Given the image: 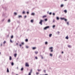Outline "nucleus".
<instances>
[{
	"label": "nucleus",
	"mask_w": 75,
	"mask_h": 75,
	"mask_svg": "<svg viewBox=\"0 0 75 75\" xmlns=\"http://www.w3.org/2000/svg\"><path fill=\"white\" fill-rule=\"evenodd\" d=\"M8 22H10V20L8 19Z\"/></svg>",
	"instance_id": "obj_41"
},
{
	"label": "nucleus",
	"mask_w": 75,
	"mask_h": 75,
	"mask_svg": "<svg viewBox=\"0 0 75 75\" xmlns=\"http://www.w3.org/2000/svg\"><path fill=\"white\" fill-rule=\"evenodd\" d=\"M18 43H16V45H18Z\"/></svg>",
	"instance_id": "obj_43"
},
{
	"label": "nucleus",
	"mask_w": 75,
	"mask_h": 75,
	"mask_svg": "<svg viewBox=\"0 0 75 75\" xmlns=\"http://www.w3.org/2000/svg\"><path fill=\"white\" fill-rule=\"evenodd\" d=\"M49 50H50V52H53V47H51L49 48Z\"/></svg>",
	"instance_id": "obj_1"
},
{
	"label": "nucleus",
	"mask_w": 75,
	"mask_h": 75,
	"mask_svg": "<svg viewBox=\"0 0 75 75\" xmlns=\"http://www.w3.org/2000/svg\"><path fill=\"white\" fill-rule=\"evenodd\" d=\"M27 14H29V12L28 11L27 12Z\"/></svg>",
	"instance_id": "obj_42"
},
{
	"label": "nucleus",
	"mask_w": 75,
	"mask_h": 75,
	"mask_svg": "<svg viewBox=\"0 0 75 75\" xmlns=\"http://www.w3.org/2000/svg\"><path fill=\"white\" fill-rule=\"evenodd\" d=\"M35 14L34 13H32L31 14L32 16H34V15Z\"/></svg>",
	"instance_id": "obj_15"
},
{
	"label": "nucleus",
	"mask_w": 75,
	"mask_h": 75,
	"mask_svg": "<svg viewBox=\"0 0 75 75\" xmlns=\"http://www.w3.org/2000/svg\"><path fill=\"white\" fill-rule=\"evenodd\" d=\"M64 20L65 21H67V19H65V18H64Z\"/></svg>",
	"instance_id": "obj_25"
},
{
	"label": "nucleus",
	"mask_w": 75,
	"mask_h": 75,
	"mask_svg": "<svg viewBox=\"0 0 75 75\" xmlns=\"http://www.w3.org/2000/svg\"><path fill=\"white\" fill-rule=\"evenodd\" d=\"M64 6V5L63 4H62L61 5V7H63Z\"/></svg>",
	"instance_id": "obj_17"
},
{
	"label": "nucleus",
	"mask_w": 75,
	"mask_h": 75,
	"mask_svg": "<svg viewBox=\"0 0 75 75\" xmlns=\"http://www.w3.org/2000/svg\"><path fill=\"white\" fill-rule=\"evenodd\" d=\"M14 14H15V15H17V13H16V12H15Z\"/></svg>",
	"instance_id": "obj_29"
},
{
	"label": "nucleus",
	"mask_w": 75,
	"mask_h": 75,
	"mask_svg": "<svg viewBox=\"0 0 75 75\" xmlns=\"http://www.w3.org/2000/svg\"><path fill=\"white\" fill-rule=\"evenodd\" d=\"M43 21V20H41L40 22L39 23V24H41V25H42V23Z\"/></svg>",
	"instance_id": "obj_4"
},
{
	"label": "nucleus",
	"mask_w": 75,
	"mask_h": 75,
	"mask_svg": "<svg viewBox=\"0 0 75 75\" xmlns=\"http://www.w3.org/2000/svg\"><path fill=\"white\" fill-rule=\"evenodd\" d=\"M12 59V58H11V56L9 57V60L11 61Z\"/></svg>",
	"instance_id": "obj_5"
},
{
	"label": "nucleus",
	"mask_w": 75,
	"mask_h": 75,
	"mask_svg": "<svg viewBox=\"0 0 75 75\" xmlns=\"http://www.w3.org/2000/svg\"><path fill=\"white\" fill-rule=\"evenodd\" d=\"M38 71H41V69H38Z\"/></svg>",
	"instance_id": "obj_30"
},
{
	"label": "nucleus",
	"mask_w": 75,
	"mask_h": 75,
	"mask_svg": "<svg viewBox=\"0 0 75 75\" xmlns=\"http://www.w3.org/2000/svg\"><path fill=\"white\" fill-rule=\"evenodd\" d=\"M58 33H59V32H58Z\"/></svg>",
	"instance_id": "obj_57"
},
{
	"label": "nucleus",
	"mask_w": 75,
	"mask_h": 75,
	"mask_svg": "<svg viewBox=\"0 0 75 75\" xmlns=\"http://www.w3.org/2000/svg\"><path fill=\"white\" fill-rule=\"evenodd\" d=\"M50 56H51V57H52V54H50Z\"/></svg>",
	"instance_id": "obj_34"
},
{
	"label": "nucleus",
	"mask_w": 75,
	"mask_h": 75,
	"mask_svg": "<svg viewBox=\"0 0 75 75\" xmlns=\"http://www.w3.org/2000/svg\"><path fill=\"white\" fill-rule=\"evenodd\" d=\"M57 19L58 20H59V17H57Z\"/></svg>",
	"instance_id": "obj_20"
},
{
	"label": "nucleus",
	"mask_w": 75,
	"mask_h": 75,
	"mask_svg": "<svg viewBox=\"0 0 75 75\" xmlns=\"http://www.w3.org/2000/svg\"><path fill=\"white\" fill-rule=\"evenodd\" d=\"M28 39H26L25 40V41L26 42H28Z\"/></svg>",
	"instance_id": "obj_19"
},
{
	"label": "nucleus",
	"mask_w": 75,
	"mask_h": 75,
	"mask_svg": "<svg viewBox=\"0 0 75 75\" xmlns=\"http://www.w3.org/2000/svg\"><path fill=\"white\" fill-rule=\"evenodd\" d=\"M47 17V16L46 15H45L43 16V18H45V17Z\"/></svg>",
	"instance_id": "obj_21"
},
{
	"label": "nucleus",
	"mask_w": 75,
	"mask_h": 75,
	"mask_svg": "<svg viewBox=\"0 0 75 75\" xmlns=\"http://www.w3.org/2000/svg\"><path fill=\"white\" fill-rule=\"evenodd\" d=\"M52 36V34H50L49 35V37H51Z\"/></svg>",
	"instance_id": "obj_18"
},
{
	"label": "nucleus",
	"mask_w": 75,
	"mask_h": 75,
	"mask_svg": "<svg viewBox=\"0 0 75 75\" xmlns=\"http://www.w3.org/2000/svg\"><path fill=\"white\" fill-rule=\"evenodd\" d=\"M25 66L26 67H29V65L28 63H26L25 64Z\"/></svg>",
	"instance_id": "obj_2"
},
{
	"label": "nucleus",
	"mask_w": 75,
	"mask_h": 75,
	"mask_svg": "<svg viewBox=\"0 0 75 75\" xmlns=\"http://www.w3.org/2000/svg\"><path fill=\"white\" fill-rule=\"evenodd\" d=\"M55 25H54L53 26V28H55Z\"/></svg>",
	"instance_id": "obj_37"
},
{
	"label": "nucleus",
	"mask_w": 75,
	"mask_h": 75,
	"mask_svg": "<svg viewBox=\"0 0 75 75\" xmlns=\"http://www.w3.org/2000/svg\"><path fill=\"white\" fill-rule=\"evenodd\" d=\"M14 57H17V54H14Z\"/></svg>",
	"instance_id": "obj_11"
},
{
	"label": "nucleus",
	"mask_w": 75,
	"mask_h": 75,
	"mask_svg": "<svg viewBox=\"0 0 75 75\" xmlns=\"http://www.w3.org/2000/svg\"><path fill=\"white\" fill-rule=\"evenodd\" d=\"M50 28V26H47V27H45L44 28V29L45 30H47V29H48V28Z\"/></svg>",
	"instance_id": "obj_3"
},
{
	"label": "nucleus",
	"mask_w": 75,
	"mask_h": 75,
	"mask_svg": "<svg viewBox=\"0 0 75 75\" xmlns=\"http://www.w3.org/2000/svg\"><path fill=\"white\" fill-rule=\"evenodd\" d=\"M1 46H2V44L1 45Z\"/></svg>",
	"instance_id": "obj_53"
},
{
	"label": "nucleus",
	"mask_w": 75,
	"mask_h": 75,
	"mask_svg": "<svg viewBox=\"0 0 75 75\" xmlns=\"http://www.w3.org/2000/svg\"><path fill=\"white\" fill-rule=\"evenodd\" d=\"M23 70H24V68H23V67H22L21 69V70L22 71Z\"/></svg>",
	"instance_id": "obj_13"
},
{
	"label": "nucleus",
	"mask_w": 75,
	"mask_h": 75,
	"mask_svg": "<svg viewBox=\"0 0 75 75\" xmlns=\"http://www.w3.org/2000/svg\"><path fill=\"white\" fill-rule=\"evenodd\" d=\"M10 42H13V41H12V40H10Z\"/></svg>",
	"instance_id": "obj_32"
},
{
	"label": "nucleus",
	"mask_w": 75,
	"mask_h": 75,
	"mask_svg": "<svg viewBox=\"0 0 75 75\" xmlns=\"http://www.w3.org/2000/svg\"><path fill=\"white\" fill-rule=\"evenodd\" d=\"M16 75H18V74H16Z\"/></svg>",
	"instance_id": "obj_54"
},
{
	"label": "nucleus",
	"mask_w": 75,
	"mask_h": 75,
	"mask_svg": "<svg viewBox=\"0 0 75 75\" xmlns=\"http://www.w3.org/2000/svg\"><path fill=\"white\" fill-rule=\"evenodd\" d=\"M33 71V70H32V69H31L30 70V72H29V73H30V74H31V73H32V71Z\"/></svg>",
	"instance_id": "obj_22"
},
{
	"label": "nucleus",
	"mask_w": 75,
	"mask_h": 75,
	"mask_svg": "<svg viewBox=\"0 0 75 75\" xmlns=\"http://www.w3.org/2000/svg\"><path fill=\"white\" fill-rule=\"evenodd\" d=\"M67 25H69V23H68V22H67Z\"/></svg>",
	"instance_id": "obj_44"
},
{
	"label": "nucleus",
	"mask_w": 75,
	"mask_h": 75,
	"mask_svg": "<svg viewBox=\"0 0 75 75\" xmlns=\"http://www.w3.org/2000/svg\"><path fill=\"white\" fill-rule=\"evenodd\" d=\"M66 39H67V40H68V38H69V37H68V36H67L66 37Z\"/></svg>",
	"instance_id": "obj_6"
},
{
	"label": "nucleus",
	"mask_w": 75,
	"mask_h": 75,
	"mask_svg": "<svg viewBox=\"0 0 75 75\" xmlns=\"http://www.w3.org/2000/svg\"><path fill=\"white\" fill-rule=\"evenodd\" d=\"M64 13H67V10H64Z\"/></svg>",
	"instance_id": "obj_9"
},
{
	"label": "nucleus",
	"mask_w": 75,
	"mask_h": 75,
	"mask_svg": "<svg viewBox=\"0 0 75 75\" xmlns=\"http://www.w3.org/2000/svg\"><path fill=\"white\" fill-rule=\"evenodd\" d=\"M35 52L36 54H38V51H35Z\"/></svg>",
	"instance_id": "obj_12"
},
{
	"label": "nucleus",
	"mask_w": 75,
	"mask_h": 75,
	"mask_svg": "<svg viewBox=\"0 0 75 75\" xmlns=\"http://www.w3.org/2000/svg\"><path fill=\"white\" fill-rule=\"evenodd\" d=\"M42 59H43V57L42 56L41 57Z\"/></svg>",
	"instance_id": "obj_51"
},
{
	"label": "nucleus",
	"mask_w": 75,
	"mask_h": 75,
	"mask_svg": "<svg viewBox=\"0 0 75 75\" xmlns=\"http://www.w3.org/2000/svg\"><path fill=\"white\" fill-rule=\"evenodd\" d=\"M21 44H22V45H24V43L23 42H22L21 43Z\"/></svg>",
	"instance_id": "obj_33"
},
{
	"label": "nucleus",
	"mask_w": 75,
	"mask_h": 75,
	"mask_svg": "<svg viewBox=\"0 0 75 75\" xmlns=\"http://www.w3.org/2000/svg\"><path fill=\"white\" fill-rule=\"evenodd\" d=\"M45 44H48V42H45Z\"/></svg>",
	"instance_id": "obj_38"
},
{
	"label": "nucleus",
	"mask_w": 75,
	"mask_h": 75,
	"mask_svg": "<svg viewBox=\"0 0 75 75\" xmlns=\"http://www.w3.org/2000/svg\"><path fill=\"white\" fill-rule=\"evenodd\" d=\"M13 38V36L12 35L11 37V38Z\"/></svg>",
	"instance_id": "obj_31"
},
{
	"label": "nucleus",
	"mask_w": 75,
	"mask_h": 75,
	"mask_svg": "<svg viewBox=\"0 0 75 75\" xmlns=\"http://www.w3.org/2000/svg\"><path fill=\"white\" fill-rule=\"evenodd\" d=\"M28 75H31V73H29V74Z\"/></svg>",
	"instance_id": "obj_46"
},
{
	"label": "nucleus",
	"mask_w": 75,
	"mask_h": 75,
	"mask_svg": "<svg viewBox=\"0 0 75 75\" xmlns=\"http://www.w3.org/2000/svg\"><path fill=\"white\" fill-rule=\"evenodd\" d=\"M68 47H69V48H71V46L70 45H69L68 46Z\"/></svg>",
	"instance_id": "obj_16"
},
{
	"label": "nucleus",
	"mask_w": 75,
	"mask_h": 75,
	"mask_svg": "<svg viewBox=\"0 0 75 75\" xmlns=\"http://www.w3.org/2000/svg\"><path fill=\"white\" fill-rule=\"evenodd\" d=\"M53 15L54 16H55V13H53Z\"/></svg>",
	"instance_id": "obj_47"
},
{
	"label": "nucleus",
	"mask_w": 75,
	"mask_h": 75,
	"mask_svg": "<svg viewBox=\"0 0 75 75\" xmlns=\"http://www.w3.org/2000/svg\"><path fill=\"white\" fill-rule=\"evenodd\" d=\"M44 72H45H45H46V70H44Z\"/></svg>",
	"instance_id": "obj_35"
},
{
	"label": "nucleus",
	"mask_w": 75,
	"mask_h": 75,
	"mask_svg": "<svg viewBox=\"0 0 75 75\" xmlns=\"http://www.w3.org/2000/svg\"><path fill=\"white\" fill-rule=\"evenodd\" d=\"M62 54H64V52L62 51Z\"/></svg>",
	"instance_id": "obj_50"
},
{
	"label": "nucleus",
	"mask_w": 75,
	"mask_h": 75,
	"mask_svg": "<svg viewBox=\"0 0 75 75\" xmlns=\"http://www.w3.org/2000/svg\"><path fill=\"white\" fill-rule=\"evenodd\" d=\"M23 13L24 14H25V12L24 11H23Z\"/></svg>",
	"instance_id": "obj_36"
},
{
	"label": "nucleus",
	"mask_w": 75,
	"mask_h": 75,
	"mask_svg": "<svg viewBox=\"0 0 75 75\" xmlns=\"http://www.w3.org/2000/svg\"><path fill=\"white\" fill-rule=\"evenodd\" d=\"M36 49V47H33V50H35Z\"/></svg>",
	"instance_id": "obj_7"
},
{
	"label": "nucleus",
	"mask_w": 75,
	"mask_h": 75,
	"mask_svg": "<svg viewBox=\"0 0 75 75\" xmlns=\"http://www.w3.org/2000/svg\"><path fill=\"white\" fill-rule=\"evenodd\" d=\"M11 65L12 66L14 65V63H13V62H12L11 63Z\"/></svg>",
	"instance_id": "obj_14"
},
{
	"label": "nucleus",
	"mask_w": 75,
	"mask_h": 75,
	"mask_svg": "<svg viewBox=\"0 0 75 75\" xmlns=\"http://www.w3.org/2000/svg\"><path fill=\"white\" fill-rule=\"evenodd\" d=\"M45 21H47L48 20V19H47V18H46L45 19Z\"/></svg>",
	"instance_id": "obj_24"
},
{
	"label": "nucleus",
	"mask_w": 75,
	"mask_h": 75,
	"mask_svg": "<svg viewBox=\"0 0 75 75\" xmlns=\"http://www.w3.org/2000/svg\"><path fill=\"white\" fill-rule=\"evenodd\" d=\"M35 59H38V57H35Z\"/></svg>",
	"instance_id": "obj_23"
},
{
	"label": "nucleus",
	"mask_w": 75,
	"mask_h": 75,
	"mask_svg": "<svg viewBox=\"0 0 75 75\" xmlns=\"http://www.w3.org/2000/svg\"><path fill=\"white\" fill-rule=\"evenodd\" d=\"M7 72H9V70L8 68H7Z\"/></svg>",
	"instance_id": "obj_8"
},
{
	"label": "nucleus",
	"mask_w": 75,
	"mask_h": 75,
	"mask_svg": "<svg viewBox=\"0 0 75 75\" xmlns=\"http://www.w3.org/2000/svg\"><path fill=\"white\" fill-rule=\"evenodd\" d=\"M64 19H65V18H60V19H61V20H64Z\"/></svg>",
	"instance_id": "obj_10"
},
{
	"label": "nucleus",
	"mask_w": 75,
	"mask_h": 75,
	"mask_svg": "<svg viewBox=\"0 0 75 75\" xmlns=\"http://www.w3.org/2000/svg\"><path fill=\"white\" fill-rule=\"evenodd\" d=\"M52 14V13L51 12H50V13H49V14L50 15H51V14Z\"/></svg>",
	"instance_id": "obj_40"
},
{
	"label": "nucleus",
	"mask_w": 75,
	"mask_h": 75,
	"mask_svg": "<svg viewBox=\"0 0 75 75\" xmlns=\"http://www.w3.org/2000/svg\"><path fill=\"white\" fill-rule=\"evenodd\" d=\"M9 36L8 35L7 36V37H8Z\"/></svg>",
	"instance_id": "obj_52"
},
{
	"label": "nucleus",
	"mask_w": 75,
	"mask_h": 75,
	"mask_svg": "<svg viewBox=\"0 0 75 75\" xmlns=\"http://www.w3.org/2000/svg\"><path fill=\"white\" fill-rule=\"evenodd\" d=\"M19 46H20V47H21V46H22V45L20 44L19 45Z\"/></svg>",
	"instance_id": "obj_39"
},
{
	"label": "nucleus",
	"mask_w": 75,
	"mask_h": 75,
	"mask_svg": "<svg viewBox=\"0 0 75 75\" xmlns=\"http://www.w3.org/2000/svg\"><path fill=\"white\" fill-rule=\"evenodd\" d=\"M0 54H1V52H0Z\"/></svg>",
	"instance_id": "obj_56"
},
{
	"label": "nucleus",
	"mask_w": 75,
	"mask_h": 75,
	"mask_svg": "<svg viewBox=\"0 0 75 75\" xmlns=\"http://www.w3.org/2000/svg\"><path fill=\"white\" fill-rule=\"evenodd\" d=\"M26 48H28V46H26Z\"/></svg>",
	"instance_id": "obj_49"
},
{
	"label": "nucleus",
	"mask_w": 75,
	"mask_h": 75,
	"mask_svg": "<svg viewBox=\"0 0 75 75\" xmlns=\"http://www.w3.org/2000/svg\"><path fill=\"white\" fill-rule=\"evenodd\" d=\"M18 17H19V18H20V17H22V16H21L20 15V16H18Z\"/></svg>",
	"instance_id": "obj_28"
},
{
	"label": "nucleus",
	"mask_w": 75,
	"mask_h": 75,
	"mask_svg": "<svg viewBox=\"0 0 75 75\" xmlns=\"http://www.w3.org/2000/svg\"><path fill=\"white\" fill-rule=\"evenodd\" d=\"M31 23H33L34 22L33 20H31Z\"/></svg>",
	"instance_id": "obj_26"
},
{
	"label": "nucleus",
	"mask_w": 75,
	"mask_h": 75,
	"mask_svg": "<svg viewBox=\"0 0 75 75\" xmlns=\"http://www.w3.org/2000/svg\"><path fill=\"white\" fill-rule=\"evenodd\" d=\"M6 41H4V44H6Z\"/></svg>",
	"instance_id": "obj_27"
},
{
	"label": "nucleus",
	"mask_w": 75,
	"mask_h": 75,
	"mask_svg": "<svg viewBox=\"0 0 75 75\" xmlns=\"http://www.w3.org/2000/svg\"><path fill=\"white\" fill-rule=\"evenodd\" d=\"M24 17H25V18H26L27 17V16H25Z\"/></svg>",
	"instance_id": "obj_48"
},
{
	"label": "nucleus",
	"mask_w": 75,
	"mask_h": 75,
	"mask_svg": "<svg viewBox=\"0 0 75 75\" xmlns=\"http://www.w3.org/2000/svg\"><path fill=\"white\" fill-rule=\"evenodd\" d=\"M65 1H67V0H64Z\"/></svg>",
	"instance_id": "obj_55"
},
{
	"label": "nucleus",
	"mask_w": 75,
	"mask_h": 75,
	"mask_svg": "<svg viewBox=\"0 0 75 75\" xmlns=\"http://www.w3.org/2000/svg\"><path fill=\"white\" fill-rule=\"evenodd\" d=\"M36 74H37V75H38V74H39V73H38V72H37V73H36Z\"/></svg>",
	"instance_id": "obj_45"
}]
</instances>
